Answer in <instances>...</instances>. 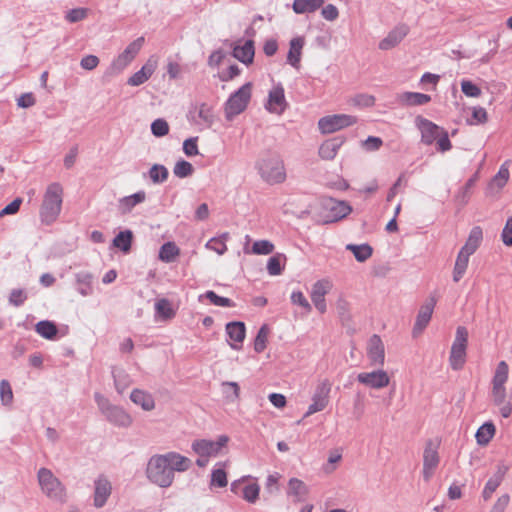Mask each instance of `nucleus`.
I'll return each instance as SVG.
<instances>
[{
  "instance_id": "obj_1",
  "label": "nucleus",
  "mask_w": 512,
  "mask_h": 512,
  "mask_svg": "<svg viewBox=\"0 0 512 512\" xmlns=\"http://www.w3.org/2000/svg\"><path fill=\"white\" fill-rule=\"evenodd\" d=\"M191 467V460L179 453L156 454L147 462L145 474L148 481L160 488L170 487L175 472H184Z\"/></svg>"
},
{
  "instance_id": "obj_2",
  "label": "nucleus",
  "mask_w": 512,
  "mask_h": 512,
  "mask_svg": "<svg viewBox=\"0 0 512 512\" xmlns=\"http://www.w3.org/2000/svg\"><path fill=\"white\" fill-rule=\"evenodd\" d=\"M509 380V365L506 361L501 360L497 363L492 379H491V399L495 406L499 408L500 414L504 418H508L512 413V405L510 402L507 383Z\"/></svg>"
},
{
  "instance_id": "obj_3",
  "label": "nucleus",
  "mask_w": 512,
  "mask_h": 512,
  "mask_svg": "<svg viewBox=\"0 0 512 512\" xmlns=\"http://www.w3.org/2000/svg\"><path fill=\"white\" fill-rule=\"evenodd\" d=\"M64 188L59 182L50 183L43 194L39 208V221L43 226H51L58 220L63 205Z\"/></svg>"
},
{
  "instance_id": "obj_4",
  "label": "nucleus",
  "mask_w": 512,
  "mask_h": 512,
  "mask_svg": "<svg viewBox=\"0 0 512 512\" xmlns=\"http://www.w3.org/2000/svg\"><path fill=\"white\" fill-rule=\"evenodd\" d=\"M414 123L421 135V142L423 144L431 145L435 143L437 150L442 153L452 148L448 132L444 128L421 115L415 117Z\"/></svg>"
},
{
  "instance_id": "obj_5",
  "label": "nucleus",
  "mask_w": 512,
  "mask_h": 512,
  "mask_svg": "<svg viewBox=\"0 0 512 512\" xmlns=\"http://www.w3.org/2000/svg\"><path fill=\"white\" fill-rule=\"evenodd\" d=\"M230 437L219 435L215 440L199 439L192 443V450L199 456L196 464L200 467L207 465L209 458L218 457L227 452Z\"/></svg>"
},
{
  "instance_id": "obj_6",
  "label": "nucleus",
  "mask_w": 512,
  "mask_h": 512,
  "mask_svg": "<svg viewBox=\"0 0 512 512\" xmlns=\"http://www.w3.org/2000/svg\"><path fill=\"white\" fill-rule=\"evenodd\" d=\"M94 399L101 414L114 426L128 428L133 424L132 415L123 407L111 403L103 394L96 392Z\"/></svg>"
},
{
  "instance_id": "obj_7",
  "label": "nucleus",
  "mask_w": 512,
  "mask_h": 512,
  "mask_svg": "<svg viewBox=\"0 0 512 512\" xmlns=\"http://www.w3.org/2000/svg\"><path fill=\"white\" fill-rule=\"evenodd\" d=\"M38 483L42 493L57 503L67 501V491L63 483L47 468H40L37 473Z\"/></svg>"
},
{
  "instance_id": "obj_8",
  "label": "nucleus",
  "mask_w": 512,
  "mask_h": 512,
  "mask_svg": "<svg viewBox=\"0 0 512 512\" xmlns=\"http://www.w3.org/2000/svg\"><path fill=\"white\" fill-rule=\"evenodd\" d=\"M469 332L466 327L458 326L449 351V366L453 371L464 368L467 359Z\"/></svg>"
},
{
  "instance_id": "obj_9",
  "label": "nucleus",
  "mask_w": 512,
  "mask_h": 512,
  "mask_svg": "<svg viewBox=\"0 0 512 512\" xmlns=\"http://www.w3.org/2000/svg\"><path fill=\"white\" fill-rule=\"evenodd\" d=\"M256 168L261 178L269 184H279L286 179L284 163L276 155L262 157L257 161Z\"/></svg>"
},
{
  "instance_id": "obj_10",
  "label": "nucleus",
  "mask_w": 512,
  "mask_h": 512,
  "mask_svg": "<svg viewBox=\"0 0 512 512\" xmlns=\"http://www.w3.org/2000/svg\"><path fill=\"white\" fill-rule=\"evenodd\" d=\"M252 89V83L247 82L230 95L224 105L226 120L232 121L236 116L245 111L252 96Z\"/></svg>"
},
{
  "instance_id": "obj_11",
  "label": "nucleus",
  "mask_w": 512,
  "mask_h": 512,
  "mask_svg": "<svg viewBox=\"0 0 512 512\" xmlns=\"http://www.w3.org/2000/svg\"><path fill=\"white\" fill-rule=\"evenodd\" d=\"M357 121V117L351 114H329L318 120L317 128L322 135H329L351 127Z\"/></svg>"
},
{
  "instance_id": "obj_12",
  "label": "nucleus",
  "mask_w": 512,
  "mask_h": 512,
  "mask_svg": "<svg viewBox=\"0 0 512 512\" xmlns=\"http://www.w3.org/2000/svg\"><path fill=\"white\" fill-rule=\"evenodd\" d=\"M356 380L367 389L380 391L389 387L392 377L388 371L377 368L370 371H362L357 374Z\"/></svg>"
},
{
  "instance_id": "obj_13",
  "label": "nucleus",
  "mask_w": 512,
  "mask_h": 512,
  "mask_svg": "<svg viewBox=\"0 0 512 512\" xmlns=\"http://www.w3.org/2000/svg\"><path fill=\"white\" fill-rule=\"evenodd\" d=\"M144 43V38L139 37L129 43V45L120 53L111 63L110 71L112 74L122 72L138 55Z\"/></svg>"
},
{
  "instance_id": "obj_14",
  "label": "nucleus",
  "mask_w": 512,
  "mask_h": 512,
  "mask_svg": "<svg viewBox=\"0 0 512 512\" xmlns=\"http://www.w3.org/2000/svg\"><path fill=\"white\" fill-rule=\"evenodd\" d=\"M333 289V282L329 278H322L314 282L311 286L310 298L315 309L324 314L327 311L326 295Z\"/></svg>"
},
{
  "instance_id": "obj_15",
  "label": "nucleus",
  "mask_w": 512,
  "mask_h": 512,
  "mask_svg": "<svg viewBox=\"0 0 512 512\" xmlns=\"http://www.w3.org/2000/svg\"><path fill=\"white\" fill-rule=\"evenodd\" d=\"M438 449L439 445L431 440L425 444L422 466V477L425 482L430 481L439 465L440 456Z\"/></svg>"
},
{
  "instance_id": "obj_16",
  "label": "nucleus",
  "mask_w": 512,
  "mask_h": 512,
  "mask_svg": "<svg viewBox=\"0 0 512 512\" xmlns=\"http://www.w3.org/2000/svg\"><path fill=\"white\" fill-rule=\"evenodd\" d=\"M286 107L287 101L283 85L281 83H273V86L268 91L265 109L272 114L280 115L285 111Z\"/></svg>"
},
{
  "instance_id": "obj_17",
  "label": "nucleus",
  "mask_w": 512,
  "mask_h": 512,
  "mask_svg": "<svg viewBox=\"0 0 512 512\" xmlns=\"http://www.w3.org/2000/svg\"><path fill=\"white\" fill-rule=\"evenodd\" d=\"M510 166L511 161L505 160L499 167L497 173L491 178L486 190V194L489 197L498 196L508 184L510 179Z\"/></svg>"
},
{
  "instance_id": "obj_18",
  "label": "nucleus",
  "mask_w": 512,
  "mask_h": 512,
  "mask_svg": "<svg viewBox=\"0 0 512 512\" xmlns=\"http://www.w3.org/2000/svg\"><path fill=\"white\" fill-rule=\"evenodd\" d=\"M435 304V299L430 298L420 306L412 328L413 338H418L428 326L433 315Z\"/></svg>"
},
{
  "instance_id": "obj_19",
  "label": "nucleus",
  "mask_w": 512,
  "mask_h": 512,
  "mask_svg": "<svg viewBox=\"0 0 512 512\" xmlns=\"http://www.w3.org/2000/svg\"><path fill=\"white\" fill-rule=\"evenodd\" d=\"M330 384L322 382L319 384L312 396L311 403L304 414L309 417L315 413L323 411L329 403Z\"/></svg>"
},
{
  "instance_id": "obj_20",
  "label": "nucleus",
  "mask_w": 512,
  "mask_h": 512,
  "mask_svg": "<svg viewBox=\"0 0 512 512\" xmlns=\"http://www.w3.org/2000/svg\"><path fill=\"white\" fill-rule=\"evenodd\" d=\"M366 355L371 365H384L386 359L385 345L378 335H372L367 341Z\"/></svg>"
},
{
  "instance_id": "obj_21",
  "label": "nucleus",
  "mask_w": 512,
  "mask_h": 512,
  "mask_svg": "<svg viewBox=\"0 0 512 512\" xmlns=\"http://www.w3.org/2000/svg\"><path fill=\"white\" fill-rule=\"evenodd\" d=\"M409 27L406 24H399L390 30L387 35L378 43L382 51H389L397 47L408 35Z\"/></svg>"
},
{
  "instance_id": "obj_22",
  "label": "nucleus",
  "mask_w": 512,
  "mask_h": 512,
  "mask_svg": "<svg viewBox=\"0 0 512 512\" xmlns=\"http://www.w3.org/2000/svg\"><path fill=\"white\" fill-rule=\"evenodd\" d=\"M327 210V222H337L352 212V207L346 201L327 199L323 202Z\"/></svg>"
},
{
  "instance_id": "obj_23",
  "label": "nucleus",
  "mask_w": 512,
  "mask_h": 512,
  "mask_svg": "<svg viewBox=\"0 0 512 512\" xmlns=\"http://www.w3.org/2000/svg\"><path fill=\"white\" fill-rule=\"evenodd\" d=\"M240 483H244L241 494L242 499L249 504H255L260 498V485L255 479H251L250 476H244L238 481L232 483V490H234Z\"/></svg>"
},
{
  "instance_id": "obj_24",
  "label": "nucleus",
  "mask_w": 512,
  "mask_h": 512,
  "mask_svg": "<svg viewBox=\"0 0 512 512\" xmlns=\"http://www.w3.org/2000/svg\"><path fill=\"white\" fill-rule=\"evenodd\" d=\"M305 44L306 38L304 36H295L289 41L286 61L296 70H299L301 67V59Z\"/></svg>"
},
{
  "instance_id": "obj_25",
  "label": "nucleus",
  "mask_w": 512,
  "mask_h": 512,
  "mask_svg": "<svg viewBox=\"0 0 512 512\" xmlns=\"http://www.w3.org/2000/svg\"><path fill=\"white\" fill-rule=\"evenodd\" d=\"M158 67V57L151 56L141 67V69L135 72L127 81L130 86H139L145 83L155 72Z\"/></svg>"
},
{
  "instance_id": "obj_26",
  "label": "nucleus",
  "mask_w": 512,
  "mask_h": 512,
  "mask_svg": "<svg viewBox=\"0 0 512 512\" xmlns=\"http://www.w3.org/2000/svg\"><path fill=\"white\" fill-rule=\"evenodd\" d=\"M345 143L344 137H334L323 141L318 148V156L325 161H332L336 158L339 150Z\"/></svg>"
},
{
  "instance_id": "obj_27",
  "label": "nucleus",
  "mask_w": 512,
  "mask_h": 512,
  "mask_svg": "<svg viewBox=\"0 0 512 512\" xmlns=\"http://www.w3.org/2000/svg\"><path fill=\"white\" fill-rule=\"evenodd\" d=\"M112 493L111 482L104 477H99L94 483L93 504L96 508H102Z\"/></svg>"
},
{
  "instance_id": "obj_28",
  "label": "nucleus",
  "mask_w": 512,
  "mask_h": 512,
  "mask_svg": "<svg viewBox=\"0 0 512 512\" xmlns=\"http://www.w3.org/2000/svg\"><path fill=\"white\" fill-rule=\"evenodd\" d=\"M225 329L230 340L229 346L234 350H240L246 336L245 324L240 321L229 322Z\"/></svg>"
},
{
  "instance_id": "obj_29",
  "label": "nucleus",
  "mask_w": 512,
  "mask_h": 512,
  "mask_svg": "<svg viewBox=\"0 0 512 512\" xmlns=\"http://www.w3.org/2000/svg\"><path fill=\"white\" fill-rule=\"evenodd\" d=\"M130 400L145 412H151L156 408V400L154 396L143 389H133L130 393Z\"/></svg>"
},
{
  "instance_id": "obj_30",
  "label": "nucleus",
  "mask_w": 512,
  "mask_h": 512,
  "mask_svg": "<svg viewBox=\"0 0 512 512\" xmlns=\"http://www.w3.org/2000/svg\"><path fill=\"white\" fill-rule=\"evenodd\" d=\"M483 240V230L480 226H474L459 251L464 252L468 255H473L480 247Z\"/></svg>"
},
{
  "instance_id": "obj_31",
  "label": "nucleus",
  "mask_w": 512,
  "mask_h": 512,
  "mask_svg": "<svg viewBox=\"0 0 512 512\" xmlns=\"http://www.w3.org/2000/svg\"><path fill=\"white\" fill-rule=\"evenodd\" d=\"M254 43L252 40L239 41L233 50V55L236 59L244 64H250L254 58Z\"/></svg>"
},
{
  "instance_id": "obj_32",
  "label": "nucleus",
  "mask_w": 512,
  "mask_h": 512,
  "mask_svg": "<svg viewBox=\"0 0 512 512\" xmlns=\"http://www.w3.org/2000/svg\"><path fill=\"white\" fill-rule=\"evenodd\" d=\"M155 312V317L159 321H169L176 315V310L172 303L166 298H161L156 301Z\"/></svg>"
},
{
  "instance_id": "obj_33",
  "label": "nucleus",
  "mask_w": 512,
  "mask_h": 512,
  "mask_svg": "<svg viewBox=\"0 0 512 512\" xmlns=\"http://www.w3.org/2000/svg\"><path fill=\"white\" fill-rule=\"evenodd\" d=\"M399 103L405 106H420L430 102L431 97L418 92H403L397 96Z\"/></svg>"
},
{
  "instance_id": "obj_34",
  "label": "nucleus",
  "mask_w": 512,
  "mask_h": 512,
  "mask_svg": "<svg viewBox=\"0 0 512 512\" xmlns=\"http://www.w3.org/2000/svg\"><path fill=\"white\" fill-rule=\"evenodd\" d=\"M146 192L138 191L132 195L125 196L119 200V209L122 213H129L133 208L146 200Z\"/></svg>"
},
{
  "instance_id": "obj_35",
  "label": "nucleus",
  "mask_w": 512,
  "mask_h": 512,
  "mask_svg": "<svg viewBox=\"0 0 512 512\" xmlns=\"http://www.w3.org/2000/svg\"><path fill=\"white\" fill-rule=\"evenodd\" d=\"M471 255L459 251L452 271V279L455 283L459 282L465 275Z\"/></svg>"
},
{
  "instance_id": "obj_36",
  "label": "nucleus",
  "mask_w": 512,
  "mask_h": 512,
  "mask_svg": "<svg viewBox=\"0 0 512 512\" xmlns=\"http://www.w3.org/2000/svg\"><path fill=\"white\" fill-rule=\"evenodd\" d=\"M496 433V427L492 422H485L481 425L476 434L475 438L477 444L480 446H486L493 439Z\"/></svg>"
},
{
  "instance_id": "obj_37",
  "label": "nucleus",
  "mask_w": 512,
  "mask_h": 512,
  "mask_svg": "<svg viewBox=\"0 0 512 512\" xmlns=\"http://www.w3.org/2000/svg\"><path fill=\"white\" fill-rule=\"evenodd\" d=\"M112 374L116 391L123 394L132 384L130 375L122 368H114Z\"/></svg>"
},
{
  "instance_id": "obj_38",
  "label": "nucleus",
  "mask_w": 512,
  "mask_h": 512,
  "mask_svg": "<svg viewBox=\"0 0 512 512\" xmlns=\"http://www.w3.org/2000/svg\"><path fill=\"white\" fill-rule=\"evenodd\" d=\"M180 256V248L174 242H166L159 249V260L172 263Z\"/></svg>"
},
{
  "instance_id": "obj_39",
  "label": "nucleus",
  "mask_w": 512,
  "mask_h": 512,
  "mask_svg": "<svg viewBox=\"0 0 512 512\" xmlns=\"http://www.w3.org/2000/svg\"><path fill=\"white\" fill-rule=\"evenodd\" d=\"M324 4V0H294L293 11L297 14L310 13Z\"/></svg>"
},
{
  "instance_id": "obj_40",
  "label": "nucleus",
  "mask_w": 512,
  "mask_h": 512,
  "mask_svg": "<svg viewBox=\"0 0 512 512\" xmlns=\"http://www.w3.org/2000/svg\"><path fill=\"white\" fill-rule=\"evenodd\" d=\"M346 249L349 250L358 262H365L373 253V249L369 244H347Z\"/></svg>"
},
{
  "instance_id": "obj_41",
  "label": "nucleus",
  "mask_w": 512,
  "mask_h": 512,
  "mask_svg": "<svg viewBox=\"0 0 512 512\" xmlns=\"http://www.w3.org/2000/svg\"><path fill=\"white\" fill-rule=\"evenodd\" d=\"M269 336L270 328L267 324H263L258 330L253 343V348L256 353H261L267 348Z\"/></svg>"
},
{
  "instance_id": "obj_42",
  "label": "nucleus",
  "mask_w": 512,
  "mask_h": 512,
  "mask_svg": "<svg viewBox=\"0 0 512 512\" xmlns=\"http://www.w3.org/2000/svg\"><path fill=\"white\" fill-rule=\"evenodd\" d=\"M343 458V448L336 447L332 448L328 452L327 462L324 465V470L327 473H332L336 470L338 464L342 461Z\"/></svg>"
},
{
  "instance_id": "obj_43",
  "label": "nucleus",
  "mask_w": 512,
  "mask_h": 512,
  "mask_svg": "<svg viewBox=\"0 0 512 512\" xmlns=\"http://www.w3.org/2000/svg\"><path fill=\"white\" fill-rule=\"evenodd\" d=\"M229 238L228 233H223L218 237L211 238L206 244L205 247L211 251H214L218 255H223L227 251L226 242Z\"/></svg>"
},
{
  "instance_id": "obj_44",
  "label": "nucleus",
  "mask_w": 512,
  "mask_h": 512,
  "mask_svg": "<svg viewBox=\"0 0 512 512\" xmlns=\"http://www.w3.org/2000/svg\"><path fill=\"white\" fill-rule=\"evenodd\" d=\"M133 234L130 230L121 231L113 240V246L120 249L124 253H128L131 249Z\"/></svg>"
},
{
  "instance_id": "obj_45",
  "label": "nucleus",
  "mask_w": 512,
  "mask_h": 512,
  "mask_svg": "<svg viewBox=\"0 0 512 512\" xmlns=\"http://www.w3.org/2000/svg\"><path fill=\"white\" fill-rule=\"evenodd\" d=\"M308 492L305 483L298 478H291L288 482V494L301 500Z\"/></svg>"
},
{
  "instance_id": "obj_46",
  "label": "nucleus",
  "mask_w": 512,
  "mask_h": 512,
  "mask_svg": "<svg viewBox=\"0 0 512 512\" xmlns=\"http://www.w3.org/2000/svg\"><path fill=\"white\" fill-rule=\"evenodd\" d=\"M150 180L154 184L163 183L167 180L169 172L168 169L161 164H154L151 166L148 172Z\"/></svg>"
},
{
  "instance_id": "obj_47",
  "label": "nucleus",
  "mask_w": 512,
  "mask_h": 512,
  "mask_svg": "<svg viewBox=\"0 0 512 512\" xmlns=\"http://www.w3.org/2000/svg\"><path fill=\"white\" fill-rule=\"evenodd\" d=\"M36 332L45 339H53L57 334V328L50 321H40L36 324Z\"/></svg>"
},
{
  "instance_id": "obj_48",
  "label": "nucleus",
  "mask_w": 512,
  "mask_h": 512,
  "mask_svg": "<svg viewBox=\"0 0 512 512\" xmlns=\"http://www.w3.org/2000/svg\"><path fill=\"white\" fill-rule=\"evenodd\" d=\"M173 173L178 178H186L194 173V167L186 160H178L173 167Z\"/></svg>"
},
{
  "instance_id": "obj_49",
  "label": "nucleus",
  "mask_w": 512,
  "mask_h": 512,
  "mask_svg": "<svg viewBox=\"0 0 512 512\" xmlns=\"http://www.w3.org/2000/svg\"><path fill=\"white\" fill-rule=\"evenodd\" d=\"M275 249L274 244L269 240H257L253 243L251 253L255 255H269Z\"/></svg>"
},
{
  "instance_id": "obj_50",
  "label": "nucleus",
  "mask_w": 512,
  "mask_h": 512,
  "mask_svg": "<svg viewBox=\"0 0 512 512\" xmlns=\"http://www.w3.org/2000/svg\"><path fill=\"white\" fill-rule=\"evenodd\" d=\"M0 401L6 407L13 403V391L10 383L5 379L0 381Z\"/></svg>"
},
{
  "instance_id": "obj_51",
  "label": "nucleus",
  "mask_w": 512,
  "mask_h": 512,
  "mask_svg": "<svg viewBox=\"0 0 512 512\" xmlns=\"http://www.w3.org/2000/svg\"><path fill=\"white\" fill-rule=\"evenodd\" d=\"M461 91L463 94L470 98H478L481 96L482 91L478 85L471 80L463 79L461 81Z\"/></svg>"
},
{
  "instance_id": "obj_52",
  "label": "nucleus",
  "mask_w": 512,
  "mask_h": 512,
  "mask_svg": "<svg viewBox=\"0 0 512 512\" xmlns=\"http://www.w3.org/2000/svg\"><path fill=\"white\" fill-rule=\"evenodd\" d=\"M207 298L212 304L219 307H232L233 302L226 297L218 296L213 291H207L205 294L200 295V299Z\"/></svg>"
},
{
  "instance_id": "obj_53",
  "label": "nucleus",
  "mask_w": 512,
  "mask_h": 512,
  "mask_svg": "<svg viewBox=\"0 0 512 512\" xmlns=\"http://www.w3.org/2000/svg\"><path fill=\"white\" fill-rule=\"evenodd\" d=\"M290 300L293 305L303 308L307 313L311 312L312 306L302 291H293L290 295Z\"/></svg>"
},
{
  "instance_id": "obj_54",
  "label": "nucleus",
  "mask_w": 512,
  "mask_h": 512,
  "mask_svg": "<svg viewBox=\"0 0 512 512\" xmlns=\"http://www.w3.org/2000/svg\"><path fill=\"white\" fill-rule=\"evenodd\" d=\"M472 118L467 120L469 125L484 124L487 122V112L483 107L474 106L471 108Z\"/></svg>"
},
{
  "instance_id": "obj_55",
  "label": "nucleus",
  "mask_w": 512,
  "mask_h": 512,
  "mask_svg": "<svg viewBox=\"0 0 512 512\" xmlns=\"http://www.w3.org/2000/svg\"><path fill=\"white\" fill-rule=\"evenodd\" d=\"M169 124L166 120L159 118L152 122L151 132L155 137H164L169 133Z\"/></svg>"
},
{
  "instance_id": "obj_56",
  "label": "nucleus",
  "mask_w": 512,
  "mask_h": 512,
  "mask_svg": "<svg viewBox=\"0 0 512 512\" xmlns=\"http://www.w3.org/2000/svg\"><path fill=\"white\" fill-rule=\"evenodd\" d=\"M228 484L227 473L223 468H216L211 473V485L216 487H226Z\"/></svg>"
},
{
  "instance_id": "obj_57",
  "label": "nucleus",
  "mask_w": 512,
  "mask_h": 512,
  "mask_svg": "<svg viewBox=\"0 0 512 512\" xmlns=\"http://www.w3.org/2000/svg\"><path fill=\"white\" fill-rule=\"evenodd\" d=\"M199 137H190L183 142V152L188 157L199 155L198 148Z\"/></svg>"
},
{
  "instance_id": "obj_58",
  "label": "nucleus",
  "mask_w": 512,
  "mask_h": 512,
  "mask_svg": "<svg viewBox=\"0 0 512 512\" xmlns=\"http://www.w3.org/2000/svg\"><path fill=\"white\" fill-rule=\"evenodd\" d=\"M501 483L502 480L495 477L494 475H491L482 491V497L484 498V500H489L492 494L497 490Z\"/></svg>"
},
{
  "instance_id": "obj_59",
  "label": "nucleus",
  "mask_w": 512,
  "mask_h": 512,
  "mask_svg": "<svg viewBox=\"0 0 512 512\" xmlns=\"http://www.w3.org/2000/svg\"><path fill=\"white\" fill-rule=\"evenodd\" d=\"M383 141L381 138L376 136H369L367 139L361 142V147L369 152L377 151L381 148Z\"/></svg>"
},
{
  "instance_id": "obj_60",
  "label": "nucleus",
  "mask_w": 512,
  "mask_h": 512,
  "mask_svg": "<svg viewBox=\"0 0 512 512\" xmlns=\"http://www.w3.org/2000/svg\"><path fill=\"white\" fill-rule=\"evenodd\" d=\"M501 241L507 247H512V216L506 220L501 232Z\"/></svg>"
},
{
  "instance_id": "obj_61",
  "label": "nucleus",
  "mask_w": 512,
  "mask_h": 512,
  "mask_svg": "<svg viewBox=\"0 0 512 512\" xmlns=\"http://www.w3.org/2000/svg\"><path fill=\"white\" fill-rule=\"evenodd\" d=\"M224 393L232 400H236L240 396V387L237 382L227 381L222 383Z\"/></svg>"
},
{
  "instance_id": "obj_62",
  "label": "nucleus",
  "mask_w": 512,
  "mask_h": 512,
  "mask_svg": "<svg viewBox=\"0 0 512 512\" xmlns=\"http://www.w3.org/2000/svg\"><path fill=\"white\" fill-rule=\"evenodd\" d=\"M87 17V9L75 8L67 12L65 18L71 23L79 22Z\"/></svg>"
},
{
  "instance_id": "obj_63",
  "label": "nucleus",
  "mask_w": 512,
  "mask_h": 512,
  "mask_svg": "<svg viewBox=\"0 0 512 512\" xmlns=\"http://www.w3.org/2000/svg\"><path fill=\"white\" fill-rule=\"evenodd\" d=\"M198 116L207 124H212L214 121V114H213L212 107L205 103H203L199 106Z\"/></svg>"
},
{
  "instance_id": "obj_64",
  "label": "nucleus",
  "mask_w": 512,
  "mask_h": 512,
  "mask_svg": "<svg viewBox=\"0 0 512 512\" xmlns=\"http://www.w3.org/2000/svg\"><path fill=\"white\" fill-rule=\"evenodd\" d=\"M510 502V497L508 494H503L497 498L495 503L489 512H504Z\"/></svg>"
}]
</instances>
